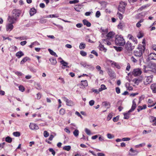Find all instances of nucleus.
<instances>
[{
  "label": "nucleus",
  "instance_id": "nucleus-10",
  "mask_svg": "<svg viewBox=\"0 0 156 156\" xmlns=\"http://www.w3.org/2000/svg\"><path fill=\"white\" fill-rule=\"evenodd\" d=\"M13 24L8 23L6 25V30L7 31H10L13 28Z\"/></svg>",
  "mask_w": 156,
  "mask_h": 156
},
{
  "label": "nucleus",
  "instance_id": "nucleus-41",
  "mask_svg": "<svg viewBox=\"0 0 156 156\" xmlns=\"http://www.w3.org/2000/svg\"><path fill=\"white\" fill-rule=\"evenodd\" d=\"M145 145V143H142V144H140L139 145H136L135 146V147L136 148H139L140 147H142L143 146H144Z\"/></svg>",
  "mask_w": 156,
  "mask_h": 156
},
{
  "label": "nucleus",
  "instance_id": "nucleus-53",
  "mask_svg": "<svg viewBox=\"0 0 156 156\" xmlns=\"http://www.w3.org/2000/svg\"><path fill=\"white\" fill-rule=\"evenodd\" d=\"M101 16V13L99 11L96 12L95 14V16L96 17L98 18Z\"/></svg>",
  "mask_w": 156,
  "mask_h": 156
},
{
  "label": "nucleus",
  "instance_id": "nucleus-29",
  "mask_svg": "<svg viewBox=\"0 0 156 156\" xmlns=\"http://www.w3.org/2000/svg\"><path fill=\"white\" fill-rule=\"evenodd\" d=\"M86 44L83 43L82 42L80 44L79 48L80 49H84L85 48Z\"/></svg>",
  "mask_w": 156,
  "mask_h": 156
},
{
  "label": "nucleus",
  "instance_id": "nucleus-26",
  "mask_svg": "<svg viewBox=\"0 0 156 156\" xmlns=\"http://www.w3.org/2000/svg\"><path fill=\"white\" fill-rule=\"evenodd\" d=\"M48 51L50 52V54L53 56H55L56 57H58V55L56 54V53L54 52L52 50H51L50 49H48Z\"/></svg>",
  "mask_w": 156,
  "mask_h": 156
},
{
  "label": "nucleus",
  "instance_id": "nucleus-11",
  "mask_svg": "<svg viewBox=\"0 0 156 156\" xmlns=\"http://www.w3.org/2000/svg\"><path fill=\"white\" fill-rule=\"evenodd\" d=\"M133 104L131 108L128 111V113L131 112H133L136 107V104L134 100L133 101Z\"/></svg>",
  "mask_w": 156,
  "mask_h": 156
},
{
  "label": "nucleus",
  "instance_id": "nucleus-16",
  "mask_svg": "<svg viewBox=\"0 0 156 156\" xmlns=\"http://www.w3.org/2000/svg\"><path fill=\"white\" fill-rule=\"evenodd\" d=\"M151 88L154 93H156V83H153L151 86Z\"/></svg>",
  "mask_w": 156,
  "mask_h": 156
},
{
  "label": "nucleus",
  "instance_id": "nucleus-43",
  "mask_svg": "<svg viewBox=\"0 0 156 156\" xmlns=\"http://www.w3.org/2000/svg\"><path fill=\"white\" fill-rule=\"evenodd\" d=\"M65 113V111L63 108H61L59 111V114L62 115H64Z\"/></svg>",
  "mask_w": 156,
  "mask_h": 156
},
{
  "label": "nucleus",
  "instance_id": "nucleus-5",
  "mask_svg": "<svg viewBox=\"0 0 156 156\" xmlns=\"http://www.w3.org/2000/svg\"><path fill=\"white\" fill-rule=\"evenodd\" d=\"M142 73V71L140 69L136 68L133 69L132 73L134 76H140Z\"/></svg>",
  "mask_w": 156,
  "mask_h": 156
},
{
  "label": "nucleus",
  "instance_id": "nucleus-12",
  "mask_svg": "<svg viewBox=\"0 0 156 156\" xmlns=\"http://www.w3.org/2000/svg\"><path fill=\"white\" fill-rule=\"evenodd\" d=\"M152 80V76H148L146 79V82H144L145 84H147L150 83Z\"/></svg>",
  "mask_w": 156,
  "mask_h": 156
},
{
  "label": "nucleus",
  "instance_id": "nucleus-58",
  "mask_svg": "<svg viewBox=\"0 0 156 156\" xmlns=\"http://www.w3.org/2000/svg\"><path fill=\"white\" fill-rule=\"evenodd\" d=\"M35 44H39V43L38 42L35 41L32 43L29 46V47L31 48H32L33 47V46Z\"/></svg>",
  "mask_w": 156,
  "mask_h": 156
},
{
  "label": "nucleus",
  "instance_id": "nucleus-35",
  "mask_svg": "<svg viewBox=\"0 0 156 156\" xmlns=\"http://www.w3.org/2000/svg\"><path fill=\"white\" fill-rule=\"evenodd\" d=\"M102 104L108 108L110 107V105L109 102H107L105 101L103 102Z\"/></svg>",
  "mask_w": 156,
  "mask_h": 156
},
{
  "label": "nucleus",
  "instance_id": "nucleus-39",
  "mask_svg": "<svg viewBox=\"0 0 156 156\" xmlns=\"http://www.w3.org/2000/svg\"><path fill=\"white\" fill-rule=\"evenodd\" d=\"M79 131L77 129H75L73 132V134L76 136H77L79 135Z\"/></svg>",
  "mask_w": 156,
  "mask_h": 156
},
{
  "label": "nucleus",
  "instance_id": "nucleus-15",
  "mask_svg": "<svg viewBox=\"0 0 156 156\" xmlns=\"http://www.w3.org/2000/svg\"><path fill=\"white\" fill-rule=\"evenodd\" d=\"M149 58L150 60H156V54L152 53L149 55Z\"/></svg>",
  "mask_w": 156,
  "mask_h": 156
},
{
  "label": "nucleus",
  "instance_id": "nucleus-64",
  "mask_svg": "<svg viewBox=\"0 0 156 156\" xmlns=\"http://www.w3.org/2000/svg\"><path fill=\"white\" fill-rule=\"evenodd\" d=\"M140 81V80L138 79H135L133 80V81L135 82V83L137 84H138L139 83Z\"/></svg>",
  "mask_w": 156,
  "mask_h": 156
},
{
  "label": "nucleus",
  "instance_id": "nucleus-51",
  "mask_svg": "<svg viewBox=\"0 0 156 156\" xmlns=\"http://www.w3.org/2000/svg\"><path fill=\"white\" fill-rule=\"evenodd\" d=\"M85 131L86 133L89 135H90L91 134V132L90 130L88 129L87 128H85Z\"/></svg>",
  "mask_w": 156,
  "mask_h": 156
},
{
  "label": "nucleus",
  "instance_id": "nucleus-59",
  "mask_svg": "<svg viewBox=\"0 0 156 156\" xmlns=\"http://www.w3.org/2000/svg\"><path fill=\"white\" fill-rule=\"evenodd\" d=\"M119 116H117L116 117H114L113 119V120L114 122H116L119 119Z\"/></svg>",
  "mask_w": 156,
  "mask_h": 156
},
{
  "label": "nucleus",
  "instance_id": "nucleus-40",
  "mask_svg": "<svg viewBox=\"0 0 156 156\" xmlns=\"http://www.w3.org/2000/svg\"><path fill=\"white\" fill-rule=\"evenodd\" d=\"M13 135L16 137H19L20 135V134L19 132H15L13 133Z\"/></svg>",
  "mask_w": 156,
  "mask_h": 156
},
{
  "label": "nucleus",
  "instance_id": "nucleus-23",
  "mask_svg": "<svg viewBox=\"0 0 156 156\" xmlns=\"http://www.w3.org/2000/svg\"><path fill=\"white\" fill-rule=\"evenodd\" d=\"M49 61L52 65H55L57 63V61L55 58H50Z\"/></svg>",
  "mask_w": 156,
  "mask_h": 156
},
{
  "label": "nucleus",
  "instance_id": "nucleus-24",
  "mask_svg": "<svg viewBox=\"0 0 156 156\" xmlns=\"http://www.w3.org/2000/svg\"><path fill=\"white\" fill-rule=\"evenodd\" d=\"M102 41L104 44L108 46L110 45L111 44V42L109 41L108 39H103Z\"/></svg>",
  "mask_w": 156,
  "mask_h": 156
},
{
  "label": "nucleus",
  "instance_id": "nucleus-50",
  "mask_svg": "<svg viewBox=\"0 0 156 156\" xmlns=\"http://www.w3.org/2000/svg\"><path fill=\"white\" fill-rule=\"evenodd\" d=\"M19 90L22 92L24 91L25 90V88L23 86H20L19 87Z\"/></svg>",
  "mask_w": 156,
  "mask_h": 156
},
{
  "label": "nucleus",
  "instance_id": "nucleus-28",
  "mask_svg": "<svg viewBox=\"0 0 156 156\" xmlns=\"http://www.w3.org/2000/svg\"><path fill=\"white\" fill-rule=\"evenodd\" d=\"M113 114V113H110L107 117V120L108 121L112 119Z\"/></svg>",
  "mask_w": 156,
  "mask_h": 156
},
{
  "label": "nucleus",
  "instance_id": "nucleus-18",
  "mask_svg": "<svg viewBox=\"0 0 156 156\" xmlns=\"http://www.w3.org/2000/svg\"><path fill=\"white\" fill-rule=\"evenodd\" d=\"M114 32L112 31L109 32L107 35L106 36L108 39H111L114 37Z\"/></svg>",
  "mask_w": 156,
  "mask_h": 156
},
{
  "label": "nucleus",
  "instance_id": "nucleus-3",
  "mask_svg": "<svg viewBox=\"0 0 156 156\" xmlns=\"http://www.w3.org/2000/svg\"><path fill=\"white\" fill-rule=\"evenodd\" d=\"M127 4L125 2H120V5L118 8V10L120 12L122 13L125 11V6Z\"/></svg>",
  "mask_w": 156,
  "mask_h": 156
},
{
  "label": "nucleus",
  "instance_id": "nucleus-42",
  "mask_svg": "<svg viewBox=\"0 0 156 156\" xmlns=\"http://www.w3.org/2000/svg\"><path fill=\"white\" fill-rule=\"evenodd\" d=\"M114 48L117 51H121L122 48V47H117L116 46H114Z\"/></svg>",
  "mask_w": 156,
  "mask_h": 156
},
{
  "label": "nucleus",
  "instance_id": "nucleus-9",
  "mask_svg": "<svg viewBox=\"0 0 156 156\" xmlns=\"http://www.w3.org/2000/svg\"><path fill=\"white\" fill-rule=\"evenodd\" d=\"M30 128L32 130H37L39 127L37 125L34 123H30L29 125Z\"/></svg>",
  "mask_w": 156,
  "mask_h": 156
},
{
  "label": "nucleus",
  "instance_id": "nucleus-27",
  "mask_svg": "<svg viewBox=\"0 0 156 156\" xmlns=\"http://www.w3.org/2000/svg\"><path fill=\"white\" fill-rule=\"evenodd\" d=\"M28 59H29V58L27 57H24L21 61L20 63V64H24L25 62L27 61Z\"/></svg>",
  "mask_w": 156,
  "mask_h": 156
},
{
  "label": "nucleus",
  "instance_id": "nucleus-61",
  "mask_svg": "<svg viewBox=\"0 0 156 156\" xmlns=\"http://www.w3.org/2000/svg\"><path fill=\"white\" fill-rule=\"evenodd\" d=\"M94 101L93 100H90L89 102V104L91 106H92L93 105H94Z\"/></svg>",
  "mask_w": 156,
  "mask_h": 156
},
{
  "label": "nucleus",
  "instance_id": "nucleus-55",
  "mask_svg": "<svg viewBox=\"0 0 156 156\" xmlns=\"http://www.w3.org/2000/svg\"><path fill=\"white\" fill-rule=\"evenodd\" d=\"M131 61L134 63H136L137 62V60L135 58L133 57L132 56L131 58Z\"/></svg>",
  "mask_w": 156,
  "mask_h": 156
},
{
  "label": "nucleus",
  "instance_id": "nucleus-34",
  "mask_svg": "<svg viewBox=\"0 0 156 156\" xmlns=\"http://www.w3.org/2000/svg\"><path fill=\"white\" fill-rule=\"evenodd\" d=\"M5 141L9 143H10L12 142V139L9 136H8L5 138Z\"/></svg>",
  "mask_w": 156,
  "mask_h": 156
},
{
  "label": "nucleus",
  "instance_id": "nucleus-63",
  "mask_svg": "<svg viewBox=\"0 0 156 156\" xmlns=\"http://www.w3.org/2000/svg\"><path fill=\"white\" fill-rule=\"evenodd\" d=\"M143 107L140 106H138V108L137 109V111L138 112H139L140 111L143 110Z\"/></svg>",
  "mask_w": 156,
  "mask_h": 156
},
{
  "label": "nucleus",
  "instance_id": "nucleus-33",
  "mask_svg": "<svg viewBox=\"0 0 156 156\" xmlns=\"http://www.w3.org/2000/svg\"><path fill=\"white\" fill-rule=\"evenodd\" d=\"M67 105L69 106H72L74 105L73 102L71 100H68V101L66 103Z\"/></svg>",
  "mask_w": 156,
  "mask_h": 156
},
{
  "label": "nucleus",
  "instance_id": "nucleus-44",
  "mask_svg": "<svg viewBox=\"0 0 156 156\" xmlns=\"http://www.w3.org/2000/svg\"><path fill=\"white\" fill-rule=\"evenodd\" d=\"M36 88L38 90H40L41 89V87L39 83H37L35 84Z\"/></svg>",
  "mask_w": 156,
  "mask_h": 156
},
{
  "label": "nucleus",
  "instance_id": "nucleus-30",
  "mask_svg": "<svg viewBox=\"0 0 156 156\" xmlns=\"http://www.w3.org/2000/svg\"><path fill=\"white\" fill-rule=\"evenodd\" d=\"M150 6V5L149 4H147L145 5H143L142 6L140 9H138V10H140V11H141L143 9H145L146 8H147Z\"/></svg>",
  "mask_w": 156,
  "mask_h": 156
},
{
  "label": "nucleus",
  "instance_id": "nucleus-48",
  "mask_svg": "<svg viewBox=\"0 0 156 156\" xmlns=\"http://www.w3.org/2000/svg\"><path fill=\"white\" fill-rule=\"evenodd\" d=\"M44 137H47L49 136V133L46 130L44 131Z\"/></svg>",
  "mask_w": 156,
  "mask_h": 156
},
{
  "label": "nucleus",
  "instance_id": "nucleus-19",
  "mask_svg": "<svg viewBox=\"0 0 156 156\" xmlns=\"http://www.w3.org/2000/svg\"><path fill=\"white\" fill-rule=\"evenodd\" d=\"M83 23L84 25H86L87 27H90L91 26V23L87 20L84 19L83 21Z\"/></svg>",
  "mask_w": 156,
  "mask_h": 156
},
{
  "label": "nucleus",
  "instance_id": "nucleus-46",
  "mask_svg": "<svg viewBox=\"0 0 156 156\" xmlns=\"http://www.w3.org/2000/svg\"><path fill=\"white\" fill-rule=\"evenodd\" d=\"M151 67L153 69L156 70V64L155 63H151Z\"/></svg>",
  "mask_w": 156,
  "mask_h": 156
},
{
  "label": "nucleus",
  "instance_id": "nucleus-6",
  "mask_svg": "<svg viewBox=\"0 0 156 156\" xmlns=\"http://www.w3.org/2000/svg\"><path fill=\"white\" fill-rule=\"evenodd\" d=\"M80 64L81 66H83L84 67L88 68L91 70H93L94 69V67L91 65L89 64L86 62H81Z\"/></svg>",
  "mask_w": 156,
  "mask_h": 156
},
{
  "label": "nucleus",
  "instance_id": "nucleus-13",
  "mask_svg": "<svg viewBox=\"0 0 156 156\" xmlns=\"http://www.w3.org/2000/svg\"><path fill=\"white\" fill-rule=\"evenodd\" d=\"M129 151L132 153H129V154L131 156H133L134 155H136L138 153V152L136 150H133L132 148H131L129 150Z\"/></svg>",
  "mask_w": 156,
  "mask_h": 156
},
{
  "label": "nucleus",
  "instance_id": "nucleus-36",
  "mask_svg": "<svg viewBox=\"0 0 156 156\" xmlns=\"http://www.w3.org/2000/svg\"><path fill=\"white\" fill-rule=\"evenodd\" d=\"M129 113H128V112L127 113H124V119H128L129 118Z\"/></svg>",
  "mask_w": 156,
  "mask_h": 156
},
{
  "label": "nucleus",
  "instance_id": "nucleus-56",
  "mask_svg": "<svg viewBox=\"0 0 156 156\" xmlns=\"http://www.w3.org/2000/svg\"><path fill=\"white\" fill-rule=\"evenodd\" d=\"M131 40H132L133 42H134V45L135 44H137V41L136 38L133 37Z\"/></svg>",
  "mask_w": 156,
  "mask_h": 156
},
{
  "label": "nucleus",
  "instance_id": "nucleus-47",
  "mask_svg": "<svg viewBox=\"0 0 156 156\" xmlns=\"http://www.w3.org/2000/svg\"><path fill=\"white\" fill-rule=\"evenodd\" d=\"M107 136L108 139H112L114 138V136L110 133H108L107 135Z\"/></svg>",
  "mask_w": 156,
  "mask_h": 156
},
{
  "label": "nucleus",
  "instance_id": "nucleus-21",
  "mask_svg": "<svg viewBox=\"0 0 156 156\" xmlns=\"http://www.w3.org/2000/svg\"><path fill=\"white\" fill-rule=\"evenodd\" d=\"M36 13V10L34 8H31L30 11V14L31 16H33Z\"/></svg>",
  "mask_w": 156,
  "mask_h": 156
},
{
  "label": "nucleus",
  "instance_id": "nucleus-25",
  "mask_svg": "<svg viewBox=\"0 0 156 156\" xmlns=\"http://www.w3.org/2000/svg\"><path fill=\"white\" fill-rule=\"evenodd\" d=\"M81 85L84 87H87L88 86V82L87 80H81Z\"/></svg>",
  "mask_w": 156,
  "mask_h": 156
},
{
  "label": "nucleus",
  "instance_id": "nucleus-60",
  "mask_svg": "<svg viewBox=\"0 0 156 156\" xmlns=\"http://www.w3.org/2000/svg\"><path fill=\"white\" fill-rule=\"evenodd\" d=\"M115 90L116 92L118 94H119L120 93V90L119 87H116L115 88Z\"/></svg>",
  "mask_w": 156,
  "mask_h": 156
},
{
  "label": "nucleus",
  "instance_id": "nucleus-49",
  "mask_svg": "<svg viewBox=\"0 0 156 156\" xmlns=\"http://www.w3.org/2000/svg\"><path fill=\"white\" fill-rule=\"evenodd\" d=\"M79 0H74L73 1H71L69 2V3L70 4H76L79 2Z\"/></svg>",
  "mask_w": 156,
  "mask_h": 156
},
{
  "label": "nucleus",
  "instance_id": "nucleus-2",
  "mask_svg": "<svg viewBox=\"0 0 156 156\" xmlns=\"http://www.w3.org/2000/svg\"><path fill=\"white\" fill-rule=\"evenodd\" d=\"M115 42L116 45L120 46H123L125 44V40L121 35L116 36Z\"/></svg>",
  "mask_w": 156,
  "mask_h": 156
},
{
  "label": "nucleus",
  "instance_id": "nucleus-45",
  "mask_svg": "<svg viewBox=\"0 0 156 156\" xmlns=\"http://www.w3.org/2000/svg\"><path fill=\"white\" fill-rule=\"evenodd\" d=\"M48 150L51 153L53 156H54L55 155V152L53 149L52 148H50Z\"/></svg>",
  "mask_w": 156,
  "mask_h": 156
},
{
  "label": "nucleus",
  "instance_id": "nucleus-1",
  "mask_svg": "<svg viewBox=\"0 0 156 156\" xmlns=\"http://www.w3.org/2000/svg\"><path fill=\"white\" fill-rule=\"evenodd\" d=\"M145 41L143 39L142 42V44H140L134 52V55L137 57H141L145 49Z\"/></svg>",
  "mask_w": 156,
  "mask_h": 156
},
{
  "label": "nucleus",
  "instance_id": "nucleus-52",
  "mask_svg": "<svg viewBox=\"0 0 156 156\" xmlns=\"http://www.w3.org/2000/svg\"><path fill=\"white\" fill-rule=\"evenodd\" d=\"M80 54L83 56H85L87 55V53L83 51H80Z\"/></svg>",
  "mask_w": 156,
  "mask_h": 156
},
{
  "label": "nucleus",
  "instance_id": "nucleus-14",
  "mask_svg": "<svg viewBox=\"0 0 156 156\" xmlns=\"http://www.w3.org/2000/svg\"><path fill=\"white\" fill-rule=\"evenodd\" d=\"M99 45L98 46L99 49L101 51H103L105 52H106L107 49L104 47L103 45L101 44V43L99 42Z\"/></svg>",
  "mask_w": 156,
  "mask_h": 156
},
{
  "label": "nucleus",
  "instance_id": "nucleus-37",
  "mask_svg": "<svg viewBox=\"0 0 156 156\" xmlns=\"http://www.w3.org/2000/svg\"><path fill=\"white\" fill-rule=\"evenodd\" d=\"M147 14V12H142L140 13H139L138 15V16L140 17L141 16H144Z\"/></svg>",
  "mask_w": 156,
  "mask_h": 156
},
{
  "label": "nucleus",
  "instance_id": "nucleus-17",
  "mask_svg": "<svg viewBox=\"0 0 156 156\" xmlns=\"http://www.w3.org/2000/svg\"><path fill=\"white\" fill-rule=\"evenodd\" d=\"M24 55V53L22 51H19L17 52L16 55V56L19 58Z\"/></svg>",
  "mask_w": 156,
  "mask_h": 156
},
{
  "label": "nucleus",
  "instance_id": "nucleus-57",
  "mask_svg": "<svg viewBox=\"0 0 156 156\" xmlns=\"http://www.w3.org/2000/svg\"><path fill=\"white\" fill-rule=\"evenodd\" d=\"M92 91L93 92H94L95 93L98 94L100 91H99V90H98L97 89H95L94 88H93L92 89Z\"/></svg>",
  "mask_w": 156,
  "mask_h": 156
},
{
  "label": "nucleus",
  "instance_id": "nucleus-38",
  "mask_svg": "<svg viewBox=\"0 0 156 156\" xmlns=\"http://www.w3.org/2000/svg\"><path fill=\"white\" fill-rule=\"evenodd\" d=\"M59 16L57 14L49 15L47 16V17L56 18Z\"/></svg>",
  "mask_w": 156,
  "mask_h": 156
},
{
  "label": "nucleus",
  "instance_id": "nucleus-54",
  "mask_svg": "<svg viewBox=\"0 0 156 156\" xmlns=\"http://www.w3.org/2000/svg\"><path fill=\"white\" fill-rule=\"evenodd\" d=\"M143 36V34L141 32H140L139 33L137 34V37L139 38H140L142 37Z\"/></svg>",
  "mask_w": 156,
  "mask_h": 156
},
{
  "label": "nucleus",
  "instance_id": "nucleus-7",
  "mask_svg": "<svg viewBox=\"0 0 156 156\" xmlns=\"http://www.w3.org/2000/svg\"><path fill=\"white\" fill-rule=\"evenodd\" d=\"M17 20L16 17H14L13 16H9L8 18V23L13 24L15 23Z\"/></svg>",
  "mask_w": 156,
  "mask_h": 156
},
{
  "label": "nucleus",
  "instance_id": "nucleus-8",
  "mask_svg": "<svg viewBox=\"0 0 156 156\" xmlns=\"http://www.w3.org/2000/svg\"><path fill=\"white\" fill-rule=\"evenodd\" d=\"M12 16L15 17H16L18 19V17L20 16V11L18 9H14L12 11Z\"/></svg>",
  "mask_w": 156,
  "mask_h": 156
},
{
  "label": "nucleus",
  "instance_id": "nucleus-32",
  "mask_svg": "<svg viewBox=\"0 0 156 156\" xmlns=\"http://www.w3.org/2000/svg\"><path fill=\"white\" fill-rule=\"evenodd\" d=\"M107 88L105 86L104 84H102L101 86V88L99 89V91H101L102 90L106 89Z\"/></svg>",
  "mask_w": 156,
  "mask_h": 156
},
{
  "label": "nucleus",
  "instance_id": "nucleus-22",
  "mask_svg": "<svg viewBox=\"0 0 156 156\" xmlns=\"http://www.w3.org/2000/svg\"><path fill=\"white\" fill-rule=\"evenodd\" d=\"M60 62L61 64L63 66L66 67L68 68H69L70 67L69 66H67V65L68 64V63L64 61L63 60H62Z\"/></svg>",
  "mask_w": 156,
  "mask_h": 156
},
{
  "label": "nucleus",
  "instance_id": "nucleus-31",
  "mask_svg": "<svg viewBox=\"0 0 156 156\" xmlns=\"http://www.w3.org/2000/svg\"><path fill=\"white\" fill-rule=\"evenodd\" d=\"M71 147L70 146H65L63 147V149L64 150L69 151L71 149Z\"/></svg>",
  "mask_w": 156,
  "mask_h": 156
},
{
  "label": "nucleus",
  "instance_id": "nucleus-4",
  "mask_svg": "<svg viewBox=\"0 0 156 156\" xmlns=\"http://www.w3.org/2000/svg\"><path fill=\"white\" fill-rule=\"evenodd\" d=\"M125 48L127 51H132L134 48L135 45H133L129 41H128L125 44Z\"/></svg>",
  "mask_w": 156,
  "mask_h": 156
},
{
  "label": "nucleus",
  "instance_id": "nucleus-62",
  "mask_svg": "<svg viewBox=\"0 0 156 156\" xmlns=\"http://www.w3.org/2000/svg\"><path fill=\"white\" fill-rule=\"evenodd\" d=\"M117 15L119 16V18L120 20H121L122 19L123 16L121 14L118 12L117 13Z\"/></svg>",
  "mask_w": 156,
  "mask_h": 156
},
{
  "label": "nucleus",
  "instance_id": "nucleus-20",
  "mask_svg": "<svg viewBox=\"0 0 156 156\" xmlns=\"http://www.w3.org/2000/svg\"><path fill=\"white\" fill-rule=\"evenodd\" d=\"M111 62L112 65H114L115 67H116L118 69H120V66L118 63L113 61H111Z\"/></svg>",
  "mask_w": 156,
  "mask_h": 156
}]
</instances>
